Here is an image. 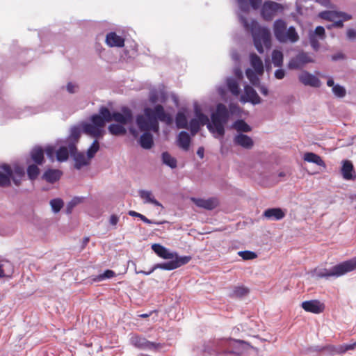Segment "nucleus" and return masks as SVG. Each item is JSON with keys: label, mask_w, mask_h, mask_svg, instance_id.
Returning a JSON list of instances; mask_svg holds the SVG:
<instances>
[{"label": "nucleus", "mask_w": 356, "mask_h": 356, "mask_svg": "<svg viewBox=\"0 0 356 356\" xmlns=\"http://www.w3.org/2000/svg\"><path fill=\"white\" fill-rule=\"evenodd\" d=\"M284 10V6L281 3L272 1H265L261 9V15L266 21H272L277 13H282Z\"/></svg>", "instance_id": "nucleus-9"}, {"label": "nucleus", "mask_w": 356, "mask_h": 356, "mask_svg": "<svg viewBox=\"0 0 356 356\" xmlns=\"http://www.w3.org/2000/svg\"><path fill=\"white\" fill-rule=\"evenodd\" d=\"M211 344V348L207 345L204 350L211 355L219 356H241L250 347V344L245 341L232 338L216 339Z\"/></svg>", "instance_id": "nucleus-2"}, {"label": "nucleus", "mask_w": 356, "mask_h": 356, "mask_svg": "<svg viewBox=\"0 0 356 356\" xmlns=\"http://www.w3.org/2000/svg\"><path fill=\"white\" fill-rule=\"evenodd\" d=\"M249 1H250V3L251 6L252 7V8H254L255 10L259 8L261 3V0H249Z\"/></svg>", "instance_id": "nucleus-63"}, {"label": "nucleus", "mask_w": 356, "mask_h": 356, "mask_svg": "<svg viewBox=\"0 0 356 356\" xmlns=\"http://www.w3.org/2000/svg\"><path fill=\"white\" fill-rule=\"evenodd\" d=\"M138 194L140 197L143 200L144 203H150L155 206L163 207V205L154 198L151 191L140 190L138 191Z\"/></svg>", "instance_id": "nucleus-28"}, {"label": "nucleus", "mask_w": 356, "mask_h": 356, "mask_svg": "<svg viewBox=\"0 0 356 356\" xmlns=\"http://www.w3.org/2000/svg\"><path fill=\"white\" fill-rule=\"evenodd\" d=\"M356 269V259H352L335 265L330 268H316L312 272V276L326 280L339 277Z\"/></svg>", "instance_id": "nucleus-4"}, {"label": "nucleus", "mask_w": 356, "mask_h": 356, "mask_svg": "<svg viewBox=\"0 0 356 356\" xmlns=\"http://www.w3.org/2000/svg\"><path fill=\"white\" fill-rule=\"evenodd\" d=\"M76 88L77 86L72 83H68L67 85V90L71 94L76 92Z\"/></svg>", "instance_id": "nucleus-62"}, {"label": "nucleus", "mask_w": 356, "mask_h": 356, "mask_svg": "<svg viewBox=\"0 0 356 356\" xmlns=\"http://www.w3.org/2000/svg\"><path fill=\"white\" fill-rule=\"evenodd\" d=\"M106 43L109 47H122L124 44V40L115 32H110L106 36Z\"/></svg>", "instance_id": "nucleus-26"}, {"label": "nucleus", "mask_w": 356, "mask_h": 356, "mask_svg": "<svg viewBox=\"0 0 356 356\" xmlns=\"http://www.w3.org/2000/svg\"><path fill=\"white\" fill-rule=\"evenodd\" d=\"M226 83L229 91L235 96L240 94V88L238 81L233 77H228L226 80Z\"/></svg>", "instance_id": "nucleus-34"}, {"label": "nucleus", "mask_w": 356, "mask_h": 356, "mask_svg": "<svg viewBox=\"0 0 356 356\" xmlns=\"http://www.w3.org/2000/svg\"><path fill=\"white\" fill-rule=\"evenodd\" d=\"M309 40L312 49L314 51H318L320 48V43L318 42V38H316L314 37V35L309 34Z\"/></svg>", "instance_id": "nucleus-54"}, {"label": "nucleus", "mask_w": 356, "mask_h": 356, "mask_svg": "<svg viewBox=\"0 0 356 356\" xmlns=\"http://www.w3.org/2000/svg\"><path fill=\"white\" fill-rule=\"evenodd\" d=\"M229 116L227 107L222 103L218 104L216 111L211 115V122L209 120L207 129L209 132L223 137L225 133V126L228 122Z\"/></svg>", "instance_id": "nucleus-5"}, {"label": "nucleus", "mask_w": 356, "mask_h": 356, "mask_svg": "<svg viewBox=\"0 0 356 356\" xmlns=\"http://www.w3.org/2000/svg\"><path fill=\"white\" fill-rule=\"evenodd\" d=\"M115 276V273L113 270L107 269L103 273H101L97 275L95 277H94L93 281L101 282L107 279L113 278Z\"/></svg>", "instance_id": "nucleus-44"}, {"label": "nucleus", "mask_w": 356, "mask_h": 356, "mask_svg": "<svg viewBox=\"0 0 356 356\" xmlns=\"http://www.w3.org/2000/svg\"><path fill=\"white\" fill-rule=\"evenodd\" d=\"M82 130L83 133L90 135L95 138H99L102 136V130L98 127H96L92 123H83Z\"/></svg>", "instance_id": "nucleus-30"}, {"label": "nucleus", "mask_w": 356, "mask_h": 356, "mask_svg": "<svg viewBox=\"0 0 356 356\" xmlns=\"http://www.w3.org/2000/svg\"><path fill=\"white\" fill-rule=\"evenodd\" d=\"M244 92L245 94L241 95L240 98L242 103L250 102L253 105H257L261 102V99L250 86L246 85L244 88Z\"/></svg>", "instance_id": "nucleus-15"}, {"label": "nucleus", "mask_w": 356, "mask_h": 356, "mask_svg": "<svg viewBox=\"0 0 356 356\" xmlns=\"http://www.w3.org/2000/svg\"><path fill=\"white\" fill-rule=\"evenodd\" d=\"M9 268L10 272L13 271V266L7 260L0 261V277H3L6 275V270Z\"/></svg>", "instance_id": "nucleus-49"}, {"label": "nucleus", "mask_w": 356, "mask_h": 356, "mask_svg": "<svg viewBox=\"0 0 356 356\" xmlns=\"http://www.w3.org/2000/svg\"><path fill=\"white\" fill-rule=\"evenodd\" d=\"M62 174L60 170L48 169L44 172L42 179L48 183L54 184L60 179Z\"/></svg>", "instance_id": "nucleus-27"}, {"label": "nucleus", "mask_w": 356, "mask_h": 356, "mask_svg": "<svg viewBox=\"0 0 356 356\" xmlns=\"http://www.w3.org/2000/svg\"><path fill=\"white\" fill-rule=\"evenodd\" d=\"M298 80L304 86L319 88L321 86L320 79L307 71H302L298 75Z\"/></svg>", "instance_id": "nucleus-16"}, {"label": "nucleus", "mask_w": 356, "mask_h": 356, "mask_svg": "<svg viewBox=\"0 0 356 356\" xmlns=\"http://www.w3.org/2000/svg\"><path fill=\"white\" fill-rule=\"evenodd\" d=\"M99 149V142L97 140H95L92 145L90 146V147L87 150V156L88 159H92L96 153Z\"/></svg>", "instance_id": "nucleus-46"}, {"label": "nucleus", "mask_w": 356, "mask_h": 356, "mask_svg": "<svg viewBox=\"0 0 356 356\" xmlns=\"http://www.w3.org/2000/svg\"><path fill=\"white\" fill-rule=\"evenodd\" d=\"M285 76V71L283 69H278L275 72V77L277 79H282Z\"/></svg>", "instance_id": "nucleus-61"}, {"label": "nucleus", "mask_w": 356, "mask_h": 356, "mask_svg": "<svg viewBox=\"0 0 356 356\" xmlns=\"http://www.w3.org/2000/svg\"><path fill=\"white\" fill-rule=\"evenodd\" d=\"M319 17L321 19L330 21L332 22L338 18H343V19L345 20H350L352 19V16L348 13H346L344 12H338L333 10H326L321 12L319 13Z\"/></svg>", "instance_id": "nucleus-17"}, {"label": "nucleus", "mask_w": 356, "mask_h": 356, "mask_svg": "<svg viewBox=\"0 0 356 356\" xmlns=\"http://www.w3.org/2000/svg\"><path fill=\"white\" fill-rule=\"evenodd\" d=\"M3 170L0 171V186L7 187L11 184V177L13 175V169L8 164H3L1 166Z\"/></svg>", "instance_id": "nucleus-21"}, {"label": "nucleus", "mask_w": 356, "mask_h": 356, "mask_svg": "<svg viewBox=\"0 0 356 356\" xmlns=\"http://www.w3.org/2000/svg\"><path fill=\"white\" fill-rule=\"evenodd\" d=\"M191 201L198 207L207 210H212L218 205V202L215 198H209L207 200L202 198L191 197Z\"/></svg>", "instance_id": "nucleus-22"}, {"label": "nucleus", "mask_w": 356, "mask_h": 356, "mask_svg": "<svg viewBox=\"0 0 356 356\" xmlns=\"http://www.w3.org/2000/svg\"><path fill=\"white\" fill-rule=\"evenodd\" d=\"M314 60L307 52H299L296 56L291 58L287 67L289 70H300L306 64L314 63Z\"/></svg>", "instance_id": "nucleus-11"}, {"label": "nucleus", "mask_w": 356, "mask_h": 356, "mask_svg": "<svg viewBox=\"0 0 356 356\" xmlns=\"http://www.w3.org/2000/svg\"><path fill=\"white\" fill-rule=\"evenodd\" d=\"M129 342L135 348L145 350H156L162 347L161 343L149 341L138 334H131Z\"/></svg>", "instance_id": "nucleus-10"}, {"label": "nucleus", "mask_w": 356, "mask_h": 356, "mask_svg": "<svg viewBox=\"0 0 356 356\" xmlns=\"http://www.w3.org/2000/svg\"><path fill=\"white\" fill-rule=\"evenodd\" d=\"M118 221H119V218L118 216H116L115 214H113L111 216L110 220H109V222L111 225L115 226L117 225V223L118 222Z\"/></svg>", "instance_id": "nucleus-64"}, {"label": "nucleus", "mask_w": 356, "mask_h": 356, "mask_svg": "<svg viewBox=\"0 0 356 356\" xmlns=\"http://www.w3.org/2000/svg\"><path fill=\"white\" fill-rule=\"evenodd\" d=\"M167 262L156 264L149 271H136V273H142L146 275H150L156 269L160 268L165 270H172L176 269L183 265L188 264L191 260V256H179L177 253L175 254L173 259Z\"/></svg>", "instance_id": "nucleus-7"}, {"label": "nucleus", "mask_w": 356, "mask_h": 356, "mask_svg": "<svg viewBox=\"0 0 356 356\" xmlns=\"http://www.w3.org/2000/svg\"><path fill=\"white\" fill-rule=\"evenodd\" d=\"M70 156L74 161V168L81 170L83 167L87 166L90 163V159L86 157L83 152H78L74 143H69Z\"/></svg>", "instance_id": "nucleus-12"}, {"label": "nucleus", "mask_w": 356, "mask_h": 356, "mask_svg": "<svg viewBox=\"0 0 356 356\" xmlns=\"http://www.w3.org/2000/svg\"><path fill=\"white\" fill-rule=\"evenodd\" d=\"M161 160L163 164L170 167L172 169L177 168V161L168 152H164L161 154Z\"/></svg>", "instance_id": "nucleus-36"}, {"label": "nucleus", "mask_w": 356, "mask_h": 356, "mask_svg": "<svg viewBox=\"0 0 356 356\" xmlns=\"http://www.w3.org/2000/svg\"><path fill=\"white\" fill-rule=\"evenodd\" d=\"M250 64L257 74L261 75L264 73V65L261 59L255 53L250 55Z\"/></svg>", "instance_id": "nucleus-29"}, {"label": "nucleus", "mask_w": 356, "mask_h": 356, "mask_svg": "<svg viewBox=\"0 0 356 356\" xmlns=\"http://www.w3.org/2000/svg\"><path fill=\"white\" fill-rule=\"evenodd\" d=\"M152 250L160 257L164 259H173L177 252H171L168 249L164 246L159 244L154 243L152 245Z\"/></svg>", "instance_id": "nucleus-23"}, {"label": "nucleus", "mask_w": 356, "mask_h": 356, "mask_svg": "<svg viewBox=\"0 0 356 356\" xmlns=\"http://www.w3.org/2000/svg\"><path fill=\"white\" fill-rule=\"evenodd\" d=\"M263 216L268 220H280L285 216V213L280 208H270L264 211Z\"/></svg>", "instance_id": "nucleus-25"}, {"label": "nucleus", "mask_w": 356, "mask_h": 356, "mask_svg": "<svg viewBox=\"0 0 356 356\" xmlns=\"http://www.w3.org/2000/svg\"><path fill=\"white\" fill-rule=\"evenodd\" d=\"M347 38L350 40H354L356 39V30L353 29H348L347 30Z\"/></svg>", "instance_id": "nucleus-59"}, {"label": "nucleus", "mask_w": 356, "mask_h": 356, "mask_svg": "<svg viewBox=\"0 0 356 356\" xmlns=\"http://www.w3.org/2000/svg\"><path fill=\"white\" fill-rule=\"evenodd\" d=\"M249 290L243 286H236L234 288L232 296L236 298H242L246 296Z\"/></svg>", "instance_id": "nucleus-47"}, {"label": "nucleus", "mask_w": 356, "mask_h": 356, "mask_svg": "<svg viewBox=\"0 0 356 356\" xmlns=\"http://www.w3.org/2000/svg\"><path fill=\"white\" fill-rule=\"evenodd\" d=\"M332 90L334 95L339 98L344 97L346 94L345 88L340 86L339 84H336L334 86Z\"/></svg>", "instance_id": "nucleus-50"}, {"label": "nucleus", "mask_w": 356, "mask_h": 356, "mask_svg": "<svg viewBox=\"0 0 356 356\" xmlns=\"http://www.w3.org/2000/svg\"><path fill=\"white\" fill-rule=\"evenodd\" d=\"M63 201L60 198H55L50 201V205L54 213H58L63 207Z\"/></svg>", "instance_id": "nucleus-48"}, {"label": "nucleus", "mask_w": 356, "mask_h": 356, "mask_svg": "<svg viewBox=\"0 0 356 356\" xmlns=\"http://www.w3.org/2000/svg\"><path fill=\"white\" fill-rule=\"evenodd\" d=\"M143 115H138L136 123L140 131H144L139 139L140 145L145 149H149L154 145L153 136L150 131L158 133L159 131V121L170 124L172 117L167 113L161 104H156L153 108H144Z\"/></svg>", "instance_id": "nucleus-1"}, {"label": "nucleus", "mask_w": 356, "mask_h": 356, "mask_svg": "<svg viewBox=\"0 0 356 356\" xmlns=\"http://www.w3.org/2000/svg\"><path fill=\"white\" fill-rule=\"evenodd\" d=\"M32 160L38 165H42L44 161V151L40 147H34L31 152Z\"/></svg>", "instance_id": "nucleus-32"}, {"label": "nucleus", "mask_w": 356, "mask_h": 356, "mask_svg": "<svg viewBox=\"0 0 356 356\" xmlns=\"http://www.w3.org/2000/svg\"><path fill=\"white\" fill-rule=\"evenodd\" d=\"M309 35H314L316 38H318L321 40H323L325 38V31L323 26H318L314 31H311Z\"/></svg>", "instance_id": "nucleus-51"}, {"label": "nucleus", "mask_w": 356, "mask_h": 356, "mask_svg": "<svg viewBox=\"0 0 356 356\" xmlns=\"http://www.w3.org/2000/svg\"><path fill=\"white\" fill-rule=\"evenodd\" d=\"M45 153L50 159H53L56 154L54 148L51 146H49L45 149Z\"/></svg>", "instance_id": "nucleus-57"}, {"label": "nucleus", "mask_w": 356, "mask_h": 356, "mask_svg": "<svg viewBox=\"0 0 356 356\" xmlns=\"http://www.w3.org/2000/svg\"><path fill=\"white\" fill-rule=\"evenodd\" d=\"M304 160L309 163H315L319 166H325V162L321 157L313 152H307L304 154Z\"/></svg>", "instance_id": "nucleus-33"}, {"label": "nucleus", "mask_w": 356, "mask_h": 356, "mask_svg": "<svg viewBox=\"0 0 356 356\" xmlns=\"http://www.w3.org/2000/svg\"><path fill=\"white\" fill-rule=\"evenodd\" d=\"M69 154H70L69 143L67 146L60 147L56 152V159L60 162L67 161Z\"/></svg>", "instance_id": "nucleus-35"}, {"label": "nucleus", "mask_w": 356, "mask_h": 356, "mask_svg": "<svg viewBox=\"0 0 356 356\" xmlns=\"http://www.w3.org/2000/svg\"><path fill=\"white\" fill-rule=\"evenodd\" d=\"M111 121L114 120L122 125L130 124L134 120L133 112L127 106L122 107L121 112H111Z\"/></svg>", "instance_id": "nucleus-13"}, {"label": "nucleus", "mask_w": 356, "mask_h": 356, "mask_svg": "<svg viewBox=\"0 0 356 356\" xmlns=\"http://www.w3.org/2000/svg\"><path fill=\"white\" fill-rule=\"evenodd\" d=\"M238 254L245 260L253 259L257 257L255 252L249 250L240 251Z\"/></svg>", "instance_id": "nucleus-53"}, {"label": "nucleus", "mask_w": 356, "mask_h": 356, "mask_svg": "<svg viewBox=\"0 0 356 356\" xmlns=\"http://www.w3.org/2000/svg\"><path fill=\"white\" fill-rule=\"evenodd\" d=\"M24 176V169L22 167L17 165L15 167L14 170H13V175L11 179L15 185L18 186L21 184V181Z\"/></svg>", "instance_id": "nucleus-37"}, {"label": "nucleus", "mask_w": 356, "mask_h": 356, "mask_svg": "<svg viewBox=\"0 0 356 356\" xmlns=\"http://www.w3.org/2000/svg\"><path fill=\"white\" fill-rule=\"evenodd\" d=\"M79 198L78 197H74V199H72L67 205L66 213L67 214H70L74 207L79 204Z\"/></svg>", "instance_id": "nucleus-56"}, {"label": "nucleus", "mask_w": 356, "mask_h": 356, "mask_svg": "<svg viewBox=\"0 0 356 356\" xmlns=\"http://www.w3.org/2000/svg\"><path fill=\"white\" fill-rule=\"evenodd\" d=\"M81 133V127L79 125L73 126L70 129V134L69 136V140L70 141L68 143H76L78 142Z\"/></svg>", "instance_id": "nucleus-39"}, {"label": "nucleus", "mask_w": 356, "mask_h": 356, "mask_svg": "<svg viewBox=\"0 0 356 356\" xmlns=\"http://www.w3.org/2000/svg\"><path fill=\"white\" fill-rule=\"evenodd\" d=\"M233 142L234 145L245 149H251L254 146V141L252 138L242 133L236 134L234 137Z\"/></svg>", "instance_id": "nucleus-20"}, {"label": "nucleus", "mask_w": 356, "mask_h": 356, "mask_svg": "<svg viewBox=\"0 0 356 356\" xmlns=\"http://www.w3.org/2000/svg\"><path fill=\"white\" fill-rule=\"evenodd\" d=\"M284 55L283 53L275 49L272 52V61L275 67H282L283 65Z\"/></svg>", "instance_id": "nucleus-42"}, {"label": "nucleus", "mask_w": 356, "mask_h": 356, "mask_svg": "<svg viewBox=\"0 0 356 356\" xmlns=\"http://www.w3.org/2000/svg\"><path fill=\"white\" fill-rule=\"evenodd\" d=\"M176 126L179 129H188V122L184 113L179 112L175 118Z\"/></svg>", "instance_id": "nucleus-40"}, {"label": "nucleus", "mask_w": 356, "mask_h": 356, "mask_svg": "<svg viewBox=\"0 0 356 356\" xmlns=\"http://www.w3.org/2000/svg\"><path fill=\"white\" fill-rule=\"evenodd\" d=\"M356 348V341L349 343H343L338 346H314L308 348L309 352H325L328 355L343 354Z\"/></svg>", "instance_id": "nucleus-8"}, {"label": "nucleus", "mask_w": 356, "mask_h": 356, "mask_svg": "<svg viewBox=\"0 0 356 356\" xmlns=\"http://www.w3.org/2000/svg\"><path fill=\"white\" fill-rule=\"evenodd\" d=\"M234 74L238 80H241L243 78V72L239 67H235L234 69Z\"/></svg>", "instance_id": "nucleus-60"}, {"label": "nucleus", "mask_w": 356, "mask_h": 356, "mask_svg": "<svg viewBox=\"0 0 356 356\" xmlns=\"http://www.w3.org/2000/svg\"><path fill=\"white\" fill-rule=\"evenodd\" d=\"M40 173L39 168L35 165H29L27 168V175L31 180H35Z\"/></svg>", "instance_id": "nucleus-45"}, {"label": "nucleus", "mask_w": 356, "mask_h": 356, "mask_svg": "<svg viewBox=\"0 0 356 356\" xmlns=\"http://www.w3.org/2000/svg\"><path fill=\"white\" fill-rule=\"evenodd\" d=\"M191 142V137L190 134L185 131H181L179 132L177 137V145L183 150L188 151L190 147Z\"/></svg>", "instance_id": "nucleus-24"}, {"label": "nucleus", "mask_w": 356, "mask_h": 356, "mask_svg": "<svg viewBox=\"0 0 356 356\" xmlns=\"http://www.w3.org/2000/svg\"><path fill=\"white\" fill-rule=\"evenodd\" d=\"M245 75L250 81L253 84H254V83L258 81L257 72L250 68H248L245 70Z\"/></svg>", "instance_id": "nucleus-52"}, {"label": "nucleus", "mask_w": 356, "mask_h": 356, "mask_svg": "<svg viewBox=\"0 0 356 356\" xmlns=\"http://www.w3.org/2000/svg\"><path fill=\"white\" fill-rule=\"evenodd\" d=\"M341 173L345 180H355L356 179V172L353 164L349 160L342 161Z\"/></svg>", "instance_id": "nucleus-19"}, {"label": "nucleus", "mask_w": 356, "mask_h": 356, "mask_svg": "<svg viewBox=\"0 0 356 356\" xmlns=\"http://www.w3.org/2000/svg\"><path fill=\"white\" fill-rule=\"evenodd\" d=\"M232 127L238 131L250 132L252 129L243 120H237L233 124Z\"/></svg>", "instance_id": "nucleus-41"}, {"label": "nucleus", "mask_w": 356, "mask_h": 356, "mask_svg": "<svg viewBox=\"0 0 356 356\" xmlns=\"http://www.w3.org/2000/svg\"><path fill=\"white\" fill-rule=\"evenodd\" d=\"M194 115L195 120L199 121L202 124H206L207 127L208 126L209 120V117L202 112L200 106L197 103L194 104Z\"/></svg>", "instance_id": "nucleus-31"}, {"label": "nucleus", "mask_w": 356, "mask_h": 356, "mask_svg": "<svg viewBox=\"0 0 356 356\" xmlns=\"http://www.w3.org/2000/svg\"><path fill=\"white\" fill-rule=\"evenodd\" d=\"M274 36L281 43H296L299 40V35L294 26L287 28L286 22L282 19H276L273 24Z\"/></svg>", "instance_id": "nucleus-6"}, {"label": "nucleus", "mask_w": 356, "mask_h": 356, "mask_svg": "<svg viewBox=\"0 0 356 356\" xmlns=\"http://www.w3.org/2000/svg\"><path fill=\"white\" fill-rule=\"evenodd\" d=\"M199 121L192 118L188 123V129H190L192 136H195L200 131V127L204 126Z\"/></svg>", "instance_id": "nucleus-43"}, {"label": "nucleus", "mask_w": 356, "mask_h": 356, "mask_svg": "<svg viewBox=\"0 0 356 356\" xmlns=\"http://www.w3.org/2000/svg\"><path fill=\"white\" fill-rule=\"evenodd\" d=\"M238 19L245 30L250 31L254 45L259 54L264 52V48L271 47V34L268 28L261 26L257 20L252 19L250 23L241 13L238 14Z\"/></svg>", "instance_id": "nucleus-3"}, {"label": "nucleus", "mask_w": 356, "mask_h": 356, "mask_svg": "<svg viewBox=\"0 0 356 356\" xmlns=\"http://www.w3.org/2000/svg\"><path fill=\"white\" fill-rule=\"evenodd\" d=\"M92 123L101 129L105 125L106 122L111 121V111L105 106L100 108L99 114L92 115L90 118Z\"/></svg>", "instance_id": "nucleus-14"}, {"label": "nucleus", "mask_w": 356, "mask_h": 356, "mask_svg": "<svg viewBox=\"0 0 356 356\" xmlns=\"http://www.w3.org/2000/svg\"><path fill=\"white\" fill-rule=\"evenodd\" d=\"M239 9L244 13H248L250 10L249 3L247 0H237Z\"/></svg>", "instance_id": "nucleus-55"}, {"label": "nucleus", "mask_w": 356, "mask_h": 356, "mask_svg": "<svg viewBox=\"0 0 356 356\" xmlns=\"http://www.w3.org/2000/svg\"><path fill=\"white\" fill-rule=\"evenodd\" d=\"M346 21V20L343 19V18H338L333 22V23L331 24V26L342 28L343 26V22Z\"/></svg>", "instance_id": "nucleus-58"}, {"label": "nucleus", "mask_w": 356, "mask_h": 356, "mask_svg": "<svg viewBox=\"0 0 356 356\" xmlns=\"http://www.w3.org/2000/svg\"><path fill=\"white\" fill-rule=\"evenodd\" d=\"M110 134L114 136H122L126 134L127 129L120 124H111L108 127Z\"/></svg>", "instance_id": "nucleus-38"}, {"label": "nucleus", "mask_w": 356, "mask_h": 356, "mask_svg": "<svg viewBox=\"0 0 356 356\" xmlns=\"http://www.w3.org/2000/svg\"><path fill=\"white\" fill-rule=\"evenodd\" d=\"M301 307L306 312L314 314H320L323 312L325 308L324 304L317 300L304 301L302 302Z\"/></svg>", "instance_id": "nucleus-18"}]
</instances>
